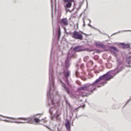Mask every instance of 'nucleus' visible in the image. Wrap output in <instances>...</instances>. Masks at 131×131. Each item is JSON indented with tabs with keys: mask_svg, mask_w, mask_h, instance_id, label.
I'll list each match as a JSON object with an SVG mask.
<instances>
[{
	"mask_svg": "<svg viewBox=\"0 0 131 131\" xmlns=\"http://www.w3.org/2000/svg\"><path fill=\"white\" fill-rule=\"evenodd\" d=\"M74 50L76 51H79L82 50L81 47L79 46H78L74 48Z\"/></svg>",
	"mask_w": 131,
	"mask_h": 131,
	"instance_id": "11",
	"label": "nucleus"
},
{
	"mask_svg": "<svg viewBox=\"0 0 131 131\" xmlns=\"http://www.w3.org/2000/svg\"><path fill=\"white\" fill-rule=\"evenodd\" d=\"M18 119L24 120L26 121V123L30 124H33L34 122L33 118L31 117L28 118L20 117L18 118Z\"/></svg>",
	"mask_w": 131,
	"mask_h": 131,
	"instance_id": "3",
	"label": "nucleus"
},
{
	"mask_svg": "<svg viewBox=\"0 0 131 131\" xmlns=\"http://www.w3.org/2000/svg\"><path fill=\"white\" fill-rule=\"evenodd\" d=\"M110 49L112 53L114 56L117 57L116 53L118 52L119 50L115 47H110Z\"/></svg>",
	"mask_w": 131,
	"mask_h": 131,
	"instance_id": "4",
	"label": "nucleus"
},
{
	"mask_svg": "<svg viewBox=\"0 0 131 131\" xmlns=\"http://www.w3.org/2000/svg\"><path fill=\"white\" fill-rule=\"evenodd\" d=\"M34 119V122H35L36 123H38L40 121L39 119L36 117H33Z\"/></svg>",
	"mask_w": 131,
	"mask_h": 131,
	"instance_id": "15",
	"label": "nucleus"
},
{
	"mask_svg": "<svg viewBox=\"0 0 131 131\" xmlns=\"http://www.w3.org/2000/svg\"><path fill=\"white\" fill-rule=\"evenodd\" d=\"M65 125L67 129L69 130V131L70 128V126L69 125V120H68L67 121Z\"/></svg>",
	"mask_w": 131,
	"mask_h": 131,
	"instance_id": "10",
	"label": "nucleus"
},
{
	"mask_svg": "<svg viewBox=\"0 0 131 131\" xmlns=\"http://www.w3.org/2000/svg\"><path fill=\"white\" fill-rule=\"evenodd\" d=\"M64 80L66 83L68 85H69V82L67 78L65 77V79H64Z\"/></svg>",
	"mask_w": 131,
	"mask_h": 131,
	"instance_id": "16",
	"label": "nucleus"
},
{
	"mask_svg": "<svg viewBox=\"0 0 131 131\" xmlns=\"http://www.w3.org/2000/svg\"><path fill=\"white\" fill-rule=\"evenodd\" d=\"M83 33L81 31H75L71 35L72 38L75 39L82 40L83 39Z\"/></svg>",
	"mask_w": 131,
	"mask_h": 131,
	"instance_id": "2",
	"label": "nucleus"
},
{
	"mask_svg": "<svg viewBox=\"0 0 131 131\" xmlns=\"http://www.w3.org/2000/svg\"><path fill=\"white\" fill-rule=\"evenodd\" d=\"M86 58H88V57H86Z\"/></svg>",
	"mask_w": 131,
	"mask_h": 131,
	"instance_id": "25",
	"label": "nucleus"
},
{
	"mask_svg": "<svg viewBox=\"0 0 131 131\" xmlns=\"http://www.w3.org/2000/svg\"><path fill=\"white\" fill-rule=\"evenodd\" d=\"M77 73H78L76 71V74L77 76Z\"/></svg>",
	"mask_w": 131,
	"mask_h": 131,
	"instance_id": "24",
	"label": "nucleus"
},
{
	"mask_svg": "<svg viewBox=\"0 0 131 131\" xmlns=\"http://www.w3.org/2000/svg\"><path fill=\"white\" fill-rule=\"evenodd\" d=\"M42 120L45 123L47 121L45 118L42 119Z\"/></svg>",
	"mask_w": 131,
	"mask_h": 131,
	"instance_id": "17",
	"label": "nucleus"
},
{
	"mask_svg": "<svg viewBox=\"0 0 131 131\" xmlns=\"http://www.w3.org/2000/svg\"><path fill=\"white\" fill-rule=\"evenodd\" d=\"M63 73L64 74V76L66 78H68L70 75V72L69 71H64Z\"/></svg>",
	"mask_w": 131,
	"mask_h": 131,
	"instance_id": "13",
	"label": "nucleus"
},
{
	"mask_svg": "<svg viewBox=\"0 0 131 131\" xmlns=\"http://www.w3.org/2000/svg\"><path fill=\"white\" fill-rule=\"evenodd\" d=\"M61 26L63 27L64 26H66L68 25V20L66 18L62 19L59 22Z\"/></svg>",
	"mask_w": 131,
	"mask_h": 131,
	"instance_id": "6",
	"label": "nucleus"
},
{
	"mask_svg": "<svg viewBox=\"0 0 131 131\" xmlns=\"http://www.w3.org/2000/svg\"><path fill=\"white\" fill-rule=\"evenodd\" d=\"M116 74H115L113 71H110L105 74L100 76L98 79H97L93 84V85H96V86L100 88L102 86H104L107 82L103 81L102 80L108 81L113 78Z\"/></svg>",
	"mask_w": 131,
	"mask_h": 131,
	"instance_id": "1",
	"label": "nucleus"
},
{
	"mask_svg": "<svg viewBox=\"0 0 131 131\" xmlns=\"http://www.w3.org/2000/svg\"><path fill=\"white\" fill-rule=\"evenodd\" d=\"M120 47L124 49L129 48L130 46L128 43H121L120 44Z\"/></svg>",
	"mask_w": 131,
	"mask_h": 131,
	"instance_id": "7",
	"label": "nucleus"
},
{
	"mask_svg": "<svg viewBox=\"0 0 131 131\" xmlns=\"http://www.w3.org/2000/svg\"><path fill=\"white\" fill-rule=\"evenodd\" d=\"M63 1L65 4L64 5L65 8H70L71 7L72 2V0H63Z\"/></svg>",
	"mask_w": 131,
	"mask_h": 131,
	"instance_id": "5",
	"label": "nucleus"
},
{
	"mask_svg": "<svg viewBox=\"0 0 131 131\" xmlns=\"http://www.w3.org/2000/svg\"><path fill=\"white\" fill-rule=\"evenodd\" d=\"M96 89V88H94L93 89H91L90 90V91L92 93L93 92V90H95Z\"/></svg>",
	"mask_w": 131,
	"mask_h": 131,
	"instance_id": "18",
	"label": "nucleus"
},
{
	"mask_svg": "<svg viewBox=\"0 0 131 131\" xmlns=\"http://www.w3.org/2000/svg\"><path fill=\"white\" fill-rule=\"evenodd\" d=\"M1 121V119H0V121Z\"/></svg>",
	"mask_w": 131,
	"mask_h": 131,
	"instance_id": "26",
	"label": "nucleus"
},
{
	"mask_svg": "<svg viewBox=\"0 0 131 131\" xmlns=\"http://www.w3.org/2000/svg\"><path fill=\"white\" fill-rule=\"evenodd\" d=\"M68 59H67L66 61V65L67 64V63L68 64Z\"/></svg>",
	"mask_w": 131,
	"mask_h": 131,
	"instance_id": "20",
	"label": "nucleus"
},
{
	"mask_svg": "<svg viewBox=\"0 0 131 131\" xmlns=\"http://www.w3.org/2000/svg\"><path fill=\"white\" fill-rule=\"evenodd\" d=\"M61 35L60 29V28H59L58 31V39H59L60 38V36Z\"/></svg>",
	"mask_w": 131,
	"mask_h": 131,
	"instance_id": "14",
	"label": "nucleus"
},
{
	"mask_svg": "<svg viewBox=\"0 0 131 131\" xmlns=\"http://www.w3.org/2000/svg\"><path fill=\"white\" fill-rule=\"evenodd\" d=\"M85 106V105H83V106H80L79 107H84Z\"/></svg>",
	"mask_w": 131,
	"mask_h": 131,
	"instance_id": "22",
	"label": "nucleus"
},
{
	"mask_svg": "<svg viewBox=\"0 0 131 131\" xmlns=\"http://www.w3.org/2000/svg\"><path fill=\"white\" fill-rule=\"evenodd\" d=\"M60 82L61 83H62V85L64 87V88L65 90L67 92V93L68 94H69L70 93V91L69 90V89L68 88H67L65 85L63 83L62 81L61 80H60Z\"/></svg>",
	"mask_w": 131,
	"mask_h": 131,
	"instance_id": "12",
	"label": "nucleus"
},
{
	"mask_svg": "<svg viewBox=\"0 0 131 131\" xmlns=\"http://www.w3.org/2000/svg\"><path fill=\"white\" fill-rule=\"evenodd\" d=\"M57 119H58V120H59V121H60V118H58V116H57Z\"/></svg>",
	"mask_w": 131,
	"mask_h": 131,
	"instance_id": "21",
	"label": "nucleus"
},
{
	"mask_svg": "<svg viewBox=\"0 0 131 131\" xmlns=\"http://www.w3.org/2000/svg\"><path fill=\"white\" fill-rule=\"evenodd\" d=\"M96 46L99 47L101 48H102L104 49L105 48V46H104L102 43H101L98 42L95 43Z\"/></svg>",
	"mask_w": 131,
	"mask_h": 131,
	"instance_id": "8",
	"label": "nucleus"
},
{
	"mask_svg": "<svg viewBox=\"0 0 131 131\" xmlns=\"http://www.w3.org/2000/svg\"><path fill=\"white\" fill-rule=\"evenodd\" d=\"M102 51H101L100 50H97L96 51V52L97 53H100V52H102Z\"/></svg>",
	"mask_w": 131,
	"mask_h": 131,
	"instance_id": "19",
	"label": "nucleus"
},
{
	"mask_svg": "<svg viewBox=\"0 0 131 131\" xmlns=\"http://www.w3.org/2000/svg\"><path fill=\"white\" fill-rule=\"evenodd\" d=\"M88 89L89 88L88 87V86L86 85H84L83 86L79 88L78 89V90L80 91L83 90L88 91Z\"/></svg>",
	"mask_w": 131,
	"mask_h": 131,
	"instance_id": "9",
	"label": "nucleus"
},
{
	"mask_svg": "<svg viewBox=\"0 0 131 131\" xmlns=\"http://www.w3.org/2000/svg\"><path fill=\"white\" fill-rule=\"evenodd\" d=\"M89 62L90 63V64H93V62L92 61H90Z\"/></svg>",
	"mask_w": 131,
	"mask_h": 131,
	"instance_id": "23",
	"label": "nucleus"
}]
</instances>
